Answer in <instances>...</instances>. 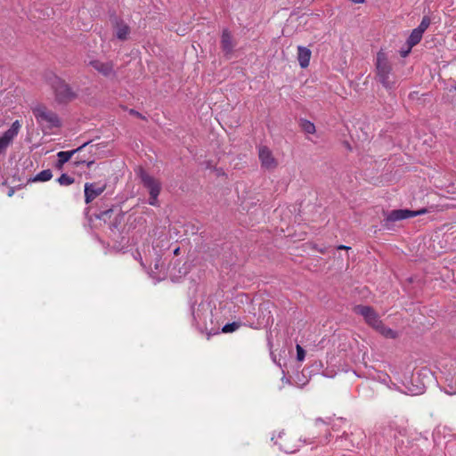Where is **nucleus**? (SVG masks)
Returning a JSON list of instances; mask_svg holds the SVG:
<instances>
[{
    "label": "nucleus",
    "instance_id": "8",
    "mask_svg": "<svg viewBox=\"0 0 456 456\" xmlns=\"http://www.w3.org/2000/svg\"><path fill=\"white\" fill-rule=\"evenodd\" d=\"M258 158L261 167L267 170H273L278 167V160L274 158L272 151L266 146L258 148Z\"/></svg>",
    "mask_w": 456,
    "mask_h": 456
},
{
    "label": "nucleus",
    "instance_id": "6",
    "mask_svg": "<svg viewBox=\"0 0 456 456\" xmlns=\"http://www.w3.org/2000/svg\"><path fill=\"white\" fill-rule=\"evenodd\" d=\"M428 213L427 208H420L417 211H412L409 209H395L392 210L387 216L386 217L387 223H394L401 220H404L411 217H415L417 216L424 215Z\"/></svg>",
    "mask_w": 456,
    "mask_h": 456
},
{
    "label": "nucleus",
    "instance_id": "5",
    "mask_svg": "<svg viewBox=\"0 0 456 456\" xmlns=\"http://www.w3.org/2000/svg\"><path fill=\"white\" fill-rule=\"evenodd\" d=\"M138 175L141 178L143 186L146 187L149 191V204L151 206H158V197L161 191L160 182L158 179L154 178L153 176L150 175L142 168H140Z\"/></svg>",
    "mask_w": 456,
    "mask_h": 456
},
{
    "label": "nucleus",
    "instance_id": "20",
    "mask_svg": "<svg viewBox=\"0 0 456 456\" xmlns=\"http://www.w3.org/2000/svg\"><path fill=\"white\" fill-rule=\"evenodd\" d=\"M430 25V19L428 16H424L420 24L416 28L420 33H424Z\"/></svg>",
    "mask_w": 456,
    "mask_h": 456
},
{
    "label": "nucleus",
    "instance_id": "14",
    "mask_svg": "<svg viewBox=\"0 0 456 456\" xmlns=\"http://www.w3.org/2000/svg\"><path fill=\"white\" fill-rule=\"evenodd\" d=\"M114 28L115 36L117 37V38L123 41L128 38V36L130 34V28L123 20L117 21L114 26Z\"/></svg>",
    "mask_w": 456,
    "mask_h": 456
},
{
    "label": "nucleus",
    "instance_id": "7",
    "mask_svg": "<svg viewBox=\"0 0 456 456\" xmlns=\"http://www.w3.org/2000/svg\"><path fill=\"white\" fill-rule=\"evenodd\" d=\"M21 124L15 120L11 127L0 137V154H4L14 137L19 134Z\"/></svg>",
    "mask_w": 456,
    "mask_h": 456
},
{
    "label": "nucleus",
    "instance_id": "19",
    "mask_svg": "<svg viewBox=\"0 0 456 456\" xmlns=\"http://www.w3.org/2000/svg\"><path fill=\"white\" fill-rule=\"evenodd\" d=\"M75 182L74 178H72L71 176L66 175V174H62L59 178H58V183L61 184V185H63V186H68V185H70L72 184L73 183Z\"/></svg>",
    "mask_w": 456,
    "mask_h": 456
},
{
    "label": "nucleus",
    "instance_id": "25",
    "mask_svg": "<svg viewBox=\"0 0 456 456\" xmlns=\"http://www.w3.org/2000/svg\"><path fill=\"white\" fill-rule=\"evenodd\" d=\"M338 249H346V250H348L350 249V247H347V246H344V245H340L338 247Z\"/></svg>",
    "mask_w": 456,
    "mask_h": 456
},
{
    "label": "nucleus",
    "instance_id": "13",
    "mask_svg": "<svg viewBox=\"0 0 456 456\" xmlns=\"http://www.w3.org/2000/svg\"><path fill=\"white\" fill-rule=\"evenodd\" d=\"M312 52L310 49L305 46H297V61L302 69H305L309 66Z\"/></svg>",
    "mask_w": 456,
    "mask_h": 456
},
{
    "label": "nucleus",
    "instance_id": "29",
    "mask_svg": "<svg viewBox=\"0 0 456 456\" xmlns=\"http://www.w3.org/2000/svg\"><path fill=\"white\" fill-rule=\"evenodd\" d=\"M282 380H285L286 383H289V379L283 378Z\"/></svg>",
    "mask_w": 456,
    "mask_h": 456
},
{
    "label": "nucleus",
    "instance_id": "22",
    "mask_svg": "<svg viewBox=\"0 0 456 456\" xmlns=\"http://www.w3.org/2000/svg\"><path fill=\"white\" fill-rule=\"evenodd\" d=\"M84 163H86V166H87L88 167H90L94 163V160H86V159H79V160L76 161V165H77V166H78V165H80V164H84Z\"/></svg>",
    "mask_w": 456,
    "mask_h": 456
},
{
    "label": "nucleus",
    "instance_id": "18",
    "mask_svg": "<svg viewBox=\"0 0 456 456\" xmlns=\"http://www.w3.org/2000/svg\"><path fill=\"white\" fill-rule=\"evenodd\" d=\"M240 326H241V323L239 322H233L231 323H227L222 328V332L223 333H231V332L237 330Z\"/></svg>",
    "mask_w": 456,
    "mask_h": 456
},
{
    "label": "nucleus",
    "instance_id": "11",
    "mask_svg": "<svg viewBox=\"0 0 456 456\" xmlns=\"http://www.w3.org/2000/svg\"><path fill=\"white\" fill-rule=\"evenodd\" d=\"M235 44L232 36L228 29H224L221 37V47L223 52L229 55L233 52Z\"/></svg>",
    "mask_w": 456,
    "mask_h": 456
},
{
    "label": "nucleus",
    "instance_id": "24",
    "mask_svg": "<svg viewBox=\"0 0 456 456\" xmlns=\"http://www.w3.org/2000/svg\"><path fill=\"white\" fill-rule=\"evenodd\" d=\"M411 50V49H410V45H408L407 50L401 51V56L402 57H406L410 53Z\"/></svg>",
    "mask_w": 456,
    "mask_h": 456
},
{
    "label": "nucleus",
    "instance_id": "30",
    "mask_svg": "<svg viewBox=\"0 0 456 456\" xmlns=\"http://www.w3.org/2000/svg\"><path fill=\"white\" fill-rule=\"evenodd\" d=\"M94 147V145H91V146H90V151H92V149H93Z\"/></svg>",
    "mask_w": 456,
    "mask_h": 456
},
{
    "label": "nucleus",
    "instance_id": "16",
    "mask_svg": "<svg viewBox=\"0 0 456 456\" xmlns=\"http://www.w3.org/2000/svg\"><path fill=\"white\" fill-rule=\"evenodd\" d=\"M422 36H423V34L420 33L416 28H414L411 31V33L407 40V45H410V49H411L413 46H415L416 45H418L420 42Z\"/></svg>",
    "mask_w": 456,
    "mask_h": 456
},
{
    "label": "nucleus",
    "instance_id": "12",
    "mask_svg": "<svg viewBox=\"0 0 456 456\" xmlns=\"http://www.w3.org/2000/svg\"><path fill=\"white\" fill-rule=\"evenodd\" d=\"M88 146V143L86 142L84 143L83 145H81L80 147L77 148L76 150H73V151H59L57 153V157H58V163H57V167L59 168H61L66 162H68L71 157L76 153V152H80L82 151L84 149H86V147Z\"/></svg>",
    "mask_w": 456,
    "mask_h": 456
},
{
    "label": "nucleus",
    "instance_id": "4",
    "mask_svg": "<svg viewBox=\"0 0 456 456\" xmlns=\"http://www.w3.org/2000/svg\"><path fill=\"white\" fill-rule=\"evenodd\" d=\"M32 111L37 119V122L43 128L53 129L60 127L61 125L58 115L45 105H38L35 107Z\"/></svg>",
    "mask_w": 456,
    "mask_h": 456
},
{
    "label": "nucleus",
    "instance_id": "28",
    "mask_svg": "<svg viewBox=\"0 0 456 456\" xmlns=\"http://www.w3.org/2000/svg\"><path fill=\"white\" fill-rule=\"evenodd\" d=\"M13 193H14V191H13V189L12 188V189H10V190H9V191H8V196H9V197H12V196L13 195Z\"/></svg>",
    "mask_w": 456,
    "mask_h": 456
},
{
    "label": "nucleus",
    "instance_id": "26",
    "mask_svg": "<svg viewBox=\"0 0 456 456\" xmlns=\"http://www.w3.org/2000/svg\"><path fill=\"white\" fill-rule=\"evenodd\" d=\"M180 254V248H176L175 250H174V255L175 256H178Z\"/></svg>",
    "mask_w": 456,
    "mask_h": 456
},
{
    "label": "nucleus",
    "instance_id": "27",
    "mask_svg": "<svg viewBox=\"0 0 456 456\" xmlns=\"http://www.w3.org/2000/svg\"><path fill=\"white\" fill-rule=\"evenodd\" d=\"M354 4H362L364 3V0H351Z\"/></svg>",
    "mask_w": 456,
    "mask_h": 456
},
{
    "label": "nucleus",
    "instance_id": "10",
    "mask_svg": "<svg viewBox=\"0 0 456 456\" xmlns=\"http://www.w3.org/2000/svg\"><path fill=\"white\" fill-rule=\"evenodd\" d=\"M90 65L104 77L115 76L112 61L104 62L99 60H94L90 61Z\"/></svg>",
    "mask_w": 456,
    "mask_h": 456
},
{
    "label": "nucleus",
    "instance_id": "1",
    "mask_svg": "<svg viewBox=\"0 0 456 456\" xmlns=\"http://www.w3.org/2000/svg\"><path fill=\"white\" fill-rule=\"evenodd\" d=\"M354 312L363 317L365 322L387 338H396L398 334L394 330L384 325L378 313L370 306L358 305Z\"/></svg>",
    "mask_w": 456,
    "mask_h": 456
},
{
    "label": "nucleus",
    "instance_id": "23",
    "mask_svg": "<svg viewBox=\"0 0 456 456\" xmlns=\"http://www.w3.org/2000/svg\"><path fill=\"white\" fill-rule=\"evenodd\" d=\"M130 113L137 118H144V117L139 113L138 111L134 110H130Z\"/></svg>",
    "mask_w": 456,
    "mask_h": 456
},
{
    "label": "nucleus",
    "instance_id": "3",
    "mask_svg": "<svg viewBox=\"0 0 456 456\" xmlns=\"http://www.w3.org/2000/svg\"><path fill=\"white\" fill-rule=\"evenodd\" d=\"M48 83L52 87L54 97L59 103H67L73 101L77 94L63 79L57 76L48 77Z\"/></svg>",
    "mask_w": 456,
    "mask_h": 456
},
{
    "label": "nucleus",
    "instance_id": "9",
    "mask_svg": "<svg viewBox=\"0 0 456 456\" xmlns=\"http://www.w3.org/2000/svg\"><path fill=\"white\" fill-rule=\"evenodd\" d=\"M107 188L106 183H85V202L91 203L100 196Z\"/></svg>",
    "mask_w": 456,
    "mask_h": 456
},
{
    "label": "nucleus",
    "instance_id": "17",
    "mask_svg": "<svg viewBox=\"0 0 456 456\" xmlns=\"http://www.w3.org/2000/svg\"><path fill=\"white\" fill-rule=\"evenodd\" d=\"M300 127L305 133L310 134H314L316 131L314 124L307 119L300 120Z\"/></svg>",
    "mask_w": 456,
    "mask_h": 456
},
{
    "label": "nucleus",
    "instance_id": "15",
    "mask_svg": "<svg viewBox=\"0 0 456 456\" xmlns=\"http://www.w3.org/2000/svg\"><path fill=\"white\" fill-rule=\"evenodd\" d=\"M53 177L52 171L45 169L38 173L36 176L29 178L28 182H47Z\"/></svg>",
    "mask_w": 456,
    "mask_h": 456
},
{
    "label": "nucleus",
    "instance_id": "21",
    "mask_svg": "<svg viewBox=\"0 0 456 456\" xmlns=\"http://www.w3.org/2000/svg\"><path fill=\"white\" fill-rule=\"evenodd\" d=\"M296 349H297V361L303 362L305 360V351L304 350V348L300 345H297Z\"/></svg>",
    "mask_w": 456,
    "mask_h": 456
},
{
    "label": "nucleus",
    "instance_id": "2",
    "mask_svg": "<svg viewBox=\"0 0 456 456\" xmlns=\"http://www.w3.org/2000/svg\"><path fill=\"white\" fill-rule=\"evenodd\" d=\"M376 78L386 88L393 89L395 86V79L393 74L392 63L387 53L383 50L377 53L375 60Z\"/></svg>",
    "mask_w": 456,
    "mask_h": 456
}]
</instances>
